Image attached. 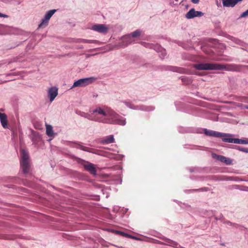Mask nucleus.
<instances>
[{
  "mask_svg": "<svg viewBox=\"0 0 248 248\" xmlns=\"http://www.w3.org/2000/svg\"><path fill=\"white\" fill-rule=\"evenodd\" d=\"M82 116L88 120L104 124L121 125L126 124L125 118L107 106H97L89 113H84Z\"/></svg>",
  "mask_w": 248,
  "mask_h": 248,
  "instance_id": "1",
  "label": "nucleus"
},
{
  "mask_svg": "<svg viewBox=\"0 0 248 248\" xmlns=\"http://www.w3.org/2000/svg\"><path fill=\"white\" fill-rule=\"evenodd\" d=\"M230 65H224L215 63H202L193 65V67L199 70H230Z\"/></svg>",
  "mask_w": 248,
  "mask_h": 248,
  "instance_id": "2",
  "label": "nucleus"
},
{
  "mask_svg": "<svg viewBox=\"0 0 248 248\" xmlns=\"http://www.w3.org/2000/svg\"><path fill=\"white\" fill-rule=\"evenodd\" d=\"M20 156L21 167L22 169L23 173L25 174H27L29 172L30 168L28 153L24 149H21Z\"/></svg>",
  "mask_w": 248,
  "mask_h": 248,
  "instance_id": "3",
  "label": "nucleus"
},
{
  "mask_svg": "<svg viewBox=\"0 0 248 248\" xmlns=\"http://www.w3.org/2000/svg\"><path fill=\"white\" fill-rule=\"evenodd\" d=\"M96 79V78L93 77L79 79L74 82L71 89L78 87H85L92 84L95 81Z\"/></svg>",
  "mask_w": 248,
  "mask_h": 248,
  "instance_id": "4",
  "label": "nucleus"
},
{
  "mask_svg": "<svg viewBox=\"0 0 248 248\" xmlns=\"http://www.w3.org/2000/svg\"><path fill=\"white\" fill-rule=\"evenodd\" d=\"M77 161L79 164L82 165L84 168L86 170L88 171L91 174L93 175H96V171L94 165L80 158H78L77 159Z\"/></svg>",
  "mask_w": 248,
  "mask_h": 248,
  "instance_id": "5",
  "label": "nucleus"
},
{
  "mask_svg": "<svg viewBox=\"0 0 248 248\" xmlns=\"http://www.w3.org/2000/svg\"><path fill=\"white\" fill-rule=\"evenodd\" d=\"M56 11V10L55 9L47 11L44 17L42 19L41 23L39 25V28H44L46 27L48 25L49 19L54 14Z\"/></svg>",
  "mask_w": 248,
  "mask_h": 248,
  "instance_id": "6",
  "label": "nucleus"
},
{
  "mask_svg": "<svg viewBox=\"0 0 248 248\" xmlns=\"http://www.w3.org/2000/svg\"><path fill=\"white\" fill-rule=\"evenodd\" d=\"M231 137H224L222 139V141L228 143H233L235 144H248V139H237L232 138Z\"/></svg>",
  "mask_w": 248,
  "mask_h": 248,
  "instance_id": "7",
  "label": "nucleus"
},
{
  "mask_svg": "<svg viewBox=\"0 0 248 248\" xmlns=\"http://www.w3.org/2000/svg\"><path fill=\"white\" fill-rule=\"evenodd\" d=\"M91 29L100 33H106L108 28L105 24H95L92 27Z\"/></svg>",
  "mask_w": 248,
  "mask_h": 248,
  "instance_id": "8",
  "label": "nucleus"
},
{
  "mask_svg": "<svg viewBox=\"0 0 248 248\" xmlns=\"http://www.w3.org/2000/svg\"><path fill=\"white\" fill-rule=\"evenodd\" d=\"M58 89L55 86L49 88L47 90V95L49 100L52 102L58 95Z\"/></svg>",
  "mask_w": 248,
  "mask_h": 248,
  "instance_id": "9",
  "label": "nucleus"
},
{
  "mask_svg": "<svg viewBox=\"0 0 248 248\" xmlns=\"http://www.w3.org/2000/svg\"><path fill=\"white\" fill-rule=\"evenodd\" d=\"M203 15L202 12L195 11L194 8H192L186 13L185 16L187 19H192L195 17H201Z\"/></svg>",
  "mask_w": 248,
  "mask_h": 248,
  "instance_id": "10",
  "label": "nucleus"
},
{
  "mask_svg": "<svg viewBox=\"0 0 248 248\" xmlns=\"http://www.w3.org/2000/svg\"><path fill=\"white\" fill-rule=\"evenodd\" d=\"M122 42L120 44V46L122 47L127 46L129 44L134 42L135 40L132 38L131 34H127L123 36L121 38Z\"/></svg>",
  "mask_w": 248,
  "mask_h": 248,
  "instance_id": "11",
  "label": "nucleus"
},
{
  "mask_svg": "<svg viewBox=\"0 0 248 248\" xmlns=\"http://www.w3.org/2000/svg\"><path fill=\"white\" fill-rule=\"evenodd\" d=\"M204 133L207 136H213L215 137H232V135L231 134H226L221 133L220 132H216L213 130H208L207 129L204 130Z\"/></svg>",
  "mask_w": 248,
  "mask_h": 248,
  "instance_id": "12",
  "label": "nucleus"
},
{
  "mask_svg": "<svg viewBox=\"0 0 248 248\" xmlns=\"http://www.w3.org/2000/svg\"><path fill=\"white\" fill-rule=\"evenodd\" d=\"M13 28L10 26L0 24V35H6L12 33Z\"/></svg>",
  "mask_w": 248,
  "mask_h": 248,
  "instance_id": "13",
  "label": "nucleus"
},
{
  "mask_svg": "<svg viewBox=\"0 0 248 248\" xmlns=\"http://www.w3.org/2000/svg\"><path fill=\"white\" fill-rule=\"evenodd\" d=\"M223 6L227 7H233L238 2L242 1L243 0H221Z\"/></svg>",
  "mask_w": 248,
  "mask_h": 248,
  "instance_id": "14",
  "label": "nucleus"
},
{
  "mask_svg": "<svg viewBox=\"0 0 248 248\" xmlns=\"http://www.w3.org/2000/svg\"><path fill=\"white\" fill-rule=\"evenodd\" d=\"M0 121L4 128H7L8 127L7 117L5 113L0 112Z\"/></svg>",
  "mask_w": 248,
  "mask_h": 248,
  "instance_id": "15",
  "label": "nucleus"
},
{
  "mask_svg": "<svg viewBox=\"0 0 248 248\" xmlns=\"http://www.w3.org/2000/svg\"><path fill=\"white\" fill-rule=\"evenodd\" d=\"M216 158L227 165H230L232 163V160L222 155H216Z\"/></svg>",
  "mask_w": 248,
  "mask_h": 248,
  "instance_id": "16",
  "label": "nucleus"
},
{
  "mask_svg": "<svg viewBox=\"0 0 248 248\" xmlns=\"http://www.w3.org/2000/svg\"><path fill=\"white\" fill-rule=\"evenodd\" d=\"M114 142V139L113 135H109L104 138L101 143L103 144H107L109 143H113Z\"/></svg>",
  "mask_w": 248,
  "mask_h": 248,
  "instance_id": "17",
  "label": "nucleus"
},
{
  "mask_svg": "<svg viewBox=\"0 0 248 248\" xmlns=\"http://www.w3.org/2000/svg\"><path fill=\"white\" fill-rule=\"evenodd\" d=\"M154 49L156 51L158 52H161V56L160 57L161 58H163L164 57V56L166 55V53L165 49H164L161 46L159 45H155L154 46Z\"/></svg>",
  "mask_w": 248,
  "mask_h": 248,
  "instance_id": "18",
  "label": "nucleus"
},
{
  "mask_svg": "<svg viewBox=\"0 0 248 248\" xmlns=\"http://www.w3.org/2000/svg\"><path fill=\"white\" fill-rule=\"evenodd\" d=\"M166 243L165 244V245H168V246H171V247H174V248H177L178 245V244L173 241V240H170L169 239H168V238H165L164 239Z\"/></svg>",
  "mask_w": 248,
  "mask_h": 248,
  "instance_id": "19",
  "label": "nucleus"
},
{
  "mask_svg": "<svg viewBox=\"0 0 248 248\" xmlns=\"http://www.w3.org/2000/svg\"><path fill=\"white\" fill-rule=\"evenodd\" d=\"M46 134L49 137H52L54 135L53 127L51 125H46Z\"/></svg>",
  "mask_w": 248,
  "mask_h": 248,
  "instance_id": "20",
  "label": "nucleus"
},
{
  "mask_svg": "<svg viewBox=\"0 0 248 248\" xmlns=\"http://www.w3.org/2000/svg\"><path fill=\"white\" fill-rule=\"evenodd\" d=\"M75 42L79 43H94L97 42V41L92 40H86L83 39H77L75 40Z\"/></svg>",
  "mask_w": 248,
  "mask_h": 248,
  "instance_id": "21",
  "label": "nucleus"
},
{
  "mask_svg": "<svg viewBox=\"0 0 248 248\" xmlns=\"http://www.w3.org/2000/svg\"><path fill=\"white\" fill-rule=\"evenodd\" d=\"M141 33V31L140 30H137L135 31L132 32L130 34L132 36V38L134 39V38H137L140 35Z\"/></svg>",
  "mask_w": 248,
  "mask_h": 248,
  "instance_id": "22",
  "label": "nucleus"
},
{
  "mask_svg": "<svg viewBox=\"0 0 248 248\" xmlns=\"http://www.w3.org/2000/svg\"><path fill=\"white\" fill-rule=\"evenodd\" d=\"M235 149H237L238 151L248 153V148H244V147H241L240 146H236L235 147Z\"/></svg>",
  "mask_w": 248,
  "mask_h": 248,
  "instance_id": "23",
  "label": "nucleus"
},
{
  "mask_svg": "<svg viewBox=\"0 0 248 248\" xmlns=\"http://www.w3.org/2000/svg\"><path fill=\"white\" fill-rule=\"evenodd\" d=\"M77 147L83 150V151L89 152L88 148L85 147L84 146L78 144V145H77Z\"/></svg>",
  "mask_w": 248,
  "mask_h": 248,
  "instance_id": "24",
  "label": "nucleus"
},
{
  "mask_svg": "<svg viewBox=\"0 0 248 248\" xmlns=\"http://www.w3.org/2000/svg\"><path fill=\"white\" fill-rule=\"evenodd\" d=\"M246 17H248V9L246 10L245 12L242 13L240 16V18H243Z\"/></svg>",
  "mask_w": 248,
  "mask_h": 248,
  "instance_id": "25",
  "label": "nucleus"
},
{
  "mask_svg": "<svg viewBox=\"0 0 248 248\" xmlns=\"http://www.w3.org/2000/svg\"><path fill=\"white\" fill-rule=\"evenodd\" d=\"M232 40L234 42H235L236 44H239V45H241V44L242 43L241 40H239L238 39H237V38H233Z\"/></svg>",
  "mask_w": 248,
  "mask_h": 248,
  "instance_id": "26",
  "label": "nucleus"
},
{
  "mask_svg": "<svg viewBox=\"0 0 248 248\" xmlns=\"http://www.w3.org/2000/svg\"><path fill=\"white\" fill-rule=\"evenodd\" d=\"M182 81H183L184 82H186V81L187 80V81L186 82V84H189V83H191V81H190V80H188V78H186V77H183V78H182Z\"/></svg>",
  "mask_w": 248,
  "mask_h": 248,
  "instance_id": "27",
  "label": "nucleus"
},
{
  "mask_svg": "<svg viewBox=\"0 0 248 248\" xmlns=\"http://www.w3.org/2000/svg\"><path fill=\"white\" fill-rule=\"evenodd\" d=\"M141 109L142 110L148 111L153 110L154 108L152 107H143V108Z\"/></svg>",
  "mask_w": 248,
  "mask_h": 248,
  "instance_id": "28",
  "label": "nucleus"
},
{
  "mask_svg": "<svg viewBox=\"0 0 248 248\" xmlns=\"http://www.w3.org/2000/svg\"><path fill=\"white\" fill-rule=\"evenodd\" d=\"M141 44L146 47H152L153 46L152 45H150L145 42H142Z\"/></svg>",
  "mask_w": 248,
  "mask_h": 248,
  "instance_id": "29",
  "label": "nucleus"
},
{
  "mask_svg": "<svg viewBox=\"0 0 248 248\" xmlns=\"http://www.w3.org/2000/svg\"><path fill=\"white\" fill-rule=\"evenodd\" d=\"M115 232L116 233L121 234V235H122L123 236H124V235L128 236V235L126 234L124 232H119L118 231H115Z\"/></svg>",
  "mask_w": 248,
  "mask_h": 248,
  "instance_id": "30",
  "label": "nucleus"
},
{
  "mask_svg": "<svg viewBox=\"0 0 248 248\" xmlns=\"http://www.w3.org/2000/svg\"><path fill=\"white\" fill-rule=\"evenodd\" d=\"M8 16L7 15L3 14L0 13V17H8Z\"/></svg>",
  "mask_w": 248,
  "mask_h": 248,
  "instance_id": "31",
  "label": "nucleus"
},
{
  "mask_svg": "<svg viewBox=\"0 0 248 248\" xmlns=\"http://www.w3.org/2000/svg\"><path fill=\"white\" fill-rule=\"evenodd\" d=\"M124 103L125 104V105L127 106L128 107H129V108H132L131 107V104L129 103V102H124Z\"/></svg>",
  "mask_w": 248,
  "mask_h": 248,
  "instance_id": "32",
  "label": "nucleus"
},
{
  "mask_svg": "<svg viewBox=\"0 0 248 248\" xmlns=\"http://www.w3.org/2000/svg\"><path fill=\"white\" fill-rule=\"evenodd\" d=\"M191 2L195 4H197L199 2V0H191Z\"/></svg>",
  "mask_w": 248,
  "mask_h": 248,
  "instance_id": "33",
  "label": "nucleus"
},
{
  "mask_svg": "<svg viewBox=\"0 0 248 248\" xmlns=\"http://www.w3.org/2000/svg\"><path fill=\"white\" fill-rule=\"evenodd\" d=\"M227 223H228V224H229L230 225H233L234 226L237 225L236 224H232V223H231V222H229V221Z\"/></svg>",
  "mask_w": 248,
  "mask_h": 248,
  "instance_id": "34",
  "label": "nucleus"
},
{
  "mask_svg": "<svg viewBox=\"0 0 248 248\" xmlns=\"http://www.w3.org/2000/svg\"><path fill=\"white\" fill-rule=\"evenodd\" d=\"M243 108L248 109V105H244Z\"/></svg>",
  "mask_w": 248,
  "mask_h": 248,
  "instance_id": "35",
  "label": "nucleus"
},
{
  "mask_svg": "<svg viewBox=\"0 0 248 248\" xmlns=\"http://www.w3.org/2000/svg\"><path fill=\"white\" fill-rule=\"evenodd\" d=\"M6 81H4L1 82H0V84L3 83H5V82H6Z\"/></svg>",
  "mask_w": 248,
  "mask_h": 248,
  "instance_id": "36",
  "label": "nucleus"
},
{
  "mask_svg": "<svg viewBox=\"0 0 248 248\" xmlns=\"http://www.w3.org/2000/svg\"><path fill=\"white\" fill-rule=\"evenodd\" d=\"M245 190L248 191V187H247V189H245Z\"/></svg>",
  "mask_w": 248,
  "mask_h": 248,
  "instance_id": "37",
  "label": "nucleus"
},
{
  "mask_svg": "<svg viewBox=\"0 0 248 248\" xmlns=\"http://www.w3.org/2000/svg\"><path fill=\"white\" fill-rule=\"evenodd\" d=\"M120 248H123V247H120Z\"/></svg>",
  "mask_w": 248,
  "mask_h": 248,
  "instance_id": "38",
  "label": "nucleus"
}]
</instances>
